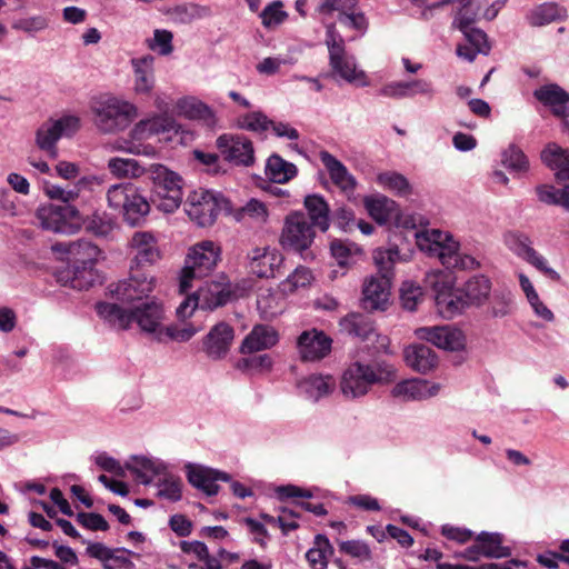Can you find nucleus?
I'll list each match as a JSON object with an SVG mask.
<instances>
[{
  "label": "nucleus",
  "instance_id": "nucleus-1",
  "mask_svg": "<svg viewBox=\"0 0 569 569\" xmlns=\"http://www.w3.org/2000/svg\"><path fill=\"white\" fill-rule=\"evenodd\" d=\"M97 312L106 321L119 329H127L137 323L141 331L153 335L159 341L163 338L164 309L156 299L124 308L118 303L100 302Z\"/></svg>",
  "mask_w": 569,
  "mask_h": 569
},
{
  "label": "nucleus",
  "instance_id": "nucleus-2",
  "mask_svg": "<svg viewBox=\"0 0 569 569\" xmlns=\"http://www.w3.org/2000/svg\"><path fill=\"white\" fill-rule=\"evenodd\" d=\"M418 248L429 256L437 257L448 269L473 270L479 267L478 260L460 251V246L448 232L438 229L417 233Z\"/></svg>",
  "mask_w": 569,
  "mask_h": 569
},
{
  "label": "nucleus",
  "instance_id": "nucleus-3",
  "mask_svg": "<svg viewBox=\"0 0 569 569\" xmlns=\"http://www.w3.org/2000/svg\"><path fill=\"white\" fill-rule=\"evenodd\" d=\"M90 110L96 128L102 133L123 131L138 117V108L132 102L113 94L92 99Z\"/></svg>",
  "mask_w": 569,
  "mask_h": 569
},
{
  "label": "nucleus",
  "instance_id": "nucleus-4",
  "mask_svg": "<svg viewBox=\"0 0 569 569\" xmlns=\"http://www.w3.org/2000/svg\"><path fill=\"white\" fill-rule=\"evenodd\" d=\"M221 259V248L211 240H203L189 249L179 279V290L188 293L193 281L209 276Z\"/></svg>",
  "mask_w": 569,
  "mask_h": 569
},
{
  "label": "nucleus",
  "instance_id": "nucleus-5",
  "mask_svg": "<svg viewBox=\"0 0 569 569\" xmlns=\"http://www.w3.org/2000/svg\"><path fill=\"white\" fill-rule=\"evenodd\" d=\"M395 373V368L386 363L370 366L355 362L343 372L340 390L346 398L355 399L365 396L372 385L392 380Z\"/></svg>",
  "mask_w": 569,
  "mask_h": 569
},
{
  "label": "nucleus",
  "instance_id": "nucleus-6",
  "mask_svg": "<svg viewBox=\"0 0 569 569\" xmlns=\"http://www.w3.org/2000/svg\"><path fill=\"white\" fill-rule=\"evenodd\" d=\"M157 197V207L167 213L173 212L182 202V178L160 163L148 168Z\"/></svg>",
  "mask_w": 569,
  "mask_h": 569
},
{
  "label": "nucleus",
  "instance_id": "nucleus-7",
  "mask_svg": "<svg viewBox=\"0 0 569 569\" xmlns=\"http://www.w3.org/2000/svg\"><path fill=\"white\" fill-rule=\"evenodd\" d=\"M107 200L110 208L122 211L124 220L131 226L139 223L150 211L147 199L131 183L111 186Z\"/></svg>",
  "mask_w": 569,
  "mask_h": 569
},
{
  "label": "nucleus",
  "instance_id": "nucleus-8",
  "mask_svg": "<svg viewBox=\"0 0 569 569\" xmlns=\"http://www.w3.org/2000/svg\"><path fill=\"white\" fill-rule=\"evenodd\" d=\"M326 44L329 50L330 67L340 78L350 83L367 86L366 73L358 70L356 59L345 49V41L336 31L333 24L327 27Z\"/></svg>",
  "mask_w": 569,
  "mask_h": 569
},
{
  "label": "nucleus",
  "instance_id": "nucleus-9",
  "mask_svg": "<svg viewBox=\"0 0 569 569\" xmlns=\"http://www.w3.org/2000/svg\"><path fill=\"white\" fill-rule=\"evenodd\" d=\"M231 296L230 288L222 282H204L192 295H188L177 308L180 319L189 318L197 308L213 310L226 305Z\"/></svg>",
  "mask_w": 569,
  "mask_h": 569
},
{
  "label": "nucleus",
  "instance_id": "nucleus-10",
  "mask_svg": "<svg viewBox=\"0 0 569 569\" xmlns=\"http://www.w3.org/2000/svg\"><path fill=\"white\" fill-rule=\"evenodd\" d=\"M156 287L153 276L140 268L131 266L129 277L109 286V291L121 303L129 307L139 305L147 299Z\"/></svg>",
  "mask_w": 569,
  "mask_h": 569
},
{
  "label": "nucleus",
  "instance_id": "nucleus-11",
  "mask_svg": "<svg viewBox=\"0 0 569 569\" xmlns=\"http://www.w3.org/2000/svg\"><path fill=\"white\" fill-rule=\"evenodd\" d=\"M184 206L192 221L200 227H209L222 210L228 209V201L219 193L199 189L189 193Z\"/></svg>",
  "mask_w": 569,
  "mask_h": 569
},
{
  "label": "nucleus",
  "instance_id": "nucleus-12",
  "mask_svg": "<svg viewBox=\"0 0 569 569\" xmlns=\"http://www.w3.org/2000/svg\"><path fill=\"white\" fill-rule=\"evenodd\" d=\"M36 217L43 229L68 234L77 232L82 222L79 210L72 204H44L38 208Z\"/></svg>",
  "mask_w": 569,
  "mask_h": 569
},
{
  "label": "nucleus",
  "instance_id": "nucleus-13",
  "mask_svg": "<svg viewBox=\"0 0 569 569\" xmlns=\"http://www.w3.org/2000/svg\"><path fill=\"white\" fill-rule=\"evenodd\" d=\"M316 232L308 217L300 211L288 214L284 219L280 243L287 250L302 252L313 242Z\"/></svg>",
  "mask_w": 569,
  "mask_h": 569
},
{
  "label": "nucleus",
  "instance_id": "nucleus-14",
  "mask_svg": "<svg viewBox=\"0 0 569 569\" xmlns=\"http://www.w3.org/2000/svg\"><path fill=\"white\" fill-rule=\"evenodd\" d=\"M80 120L76 116H64L60 119H49L43 122L36 132L37 147L47 152L51 158H57L58 140L66 136L69 137L78 131Z\"/></svg>",
  "mask_w": 569,
  "mask_h": 569
},
{
  "label": "nucleus",
  "instance_id": "nucleus-15",
  "mask_svg": "<svg viewBox=\"0 0 569 569\" xmlns=\"http://www.w3.org/2000/svg\"><path fill=\"white\" fill-rule=\"evenodd\" d=\"M506 247L518 258L527 261L555 281L560 280V274L548 267L545 257L539 254L532 247L531 238L521 231H508L503 236Z\"/></svg>",
  "mask_w": 569,
  "mask_h": 569
},
{
  "label": "nucleus",
  "instance_id": "nucleus-16",
  "mask_svg": "<svg viewBox=\"0 0 569 569\" xmlns=\"http://www.w3.org/2000/svg\"><path fill=\"white\" fill-rule=\"evenodd\" d=\"M216 144L224 160L230 163L249 167L254 162L252 142L244 136L222 134Z\"/></svg>",
  "mask_w": 569,
  "mask_h": 569
},
{
  "label": "nucleus",
  "instance_id": "nucleus-17",
  "mask_svg": "<svg viewBox=\"0 0 569 569\" xmlns=\"http://www.w3.org/2000/svg\"><path fill=\"white\" fill-rule=\"evenodd\" d=\"M416 335L419 339L427 340L443 350L458 351L466 345L462 331L451 326L422 327L416 330Z\"/></svg>",
  "mask_w": 569,
  "mask_h": 569
},
{
  "label": "nucleus",
  "instance_id": "nucleus-18",
  "mask_svg": "<svg viewBox=\"0 0 569 569\" xmlns=\"http://www.w3.org/2000/svg\"><path fill=\"white\" fill-rule=\"evenodd\" d=\"M332 340L323 331L306 330L299 337L297 347L303 361H317L329 355Z\"/></svg>",
  "mask_w": 569,
  "mask_h": 569
},
{
  "label": "nucleus",
  "instance_id": "nucleus-19",
  "mask_svg": "<svg viewBox=\"0 0 569 569\" xmlns=\"http://www.w3.org/2000/svg\"><path fill=\"white\" fill-rule=\"evenodd\" d=\"M283 262V256L269 247H257L248 252V267L259 278L274 277Z\"/></svg>",
  "mask_w": 569,
  "mask_h": 569
},
{
  "label": "nucleus",
  "instance_id": "nucleus-20",
  "mask_svg": "<svg viewBox=\"0 0 569 569\" xmlns=\"http://www.w3.org/2000/svg\"><path fill=\"white\" fill-rule=\"evenodd\" d=\"M391 281L370 276L362 284V305L367 310H386L390 300Z\"/></svg>",
  "mask_w": 569,
  "mask_h": 569
},
{
  "label": "nucleus",
  "instance_id": "nucleus-21",
  "mask_svg": "<svg viewBox=\"0 0 569 569\" xmlns=\"http://www.w3.org/2000/svg\"><path fill=\"white\" fill-rule=\"evenodd\" d=\"M233 338V328L226 322H219L204 337L203 351L212 360L223 359L230 350Z\"/></svg>",
  "mask_w": 569,
  "mask_h": 569
},
{
  "label": "nucleus",
  "instance_id": "nucleus-22",
  "mask_svg": "<svg viewBox=\"0 0 569 569\" xmlns=\"http://www.w3.org/2000/svg\"><path fill=\"white\" fill-rule=\"evenodd\" d=\"M440 391L439 383H430L423 379H409L397 383L391 393L403 401H420L435 397Z\"/></svg>",
  "mask_w": 569,
  "mask_h": 569
},
{
  "label": "nucleus",
  "instance_id": "nucleus-23",
  "mask_svg": "<svg viewBox=\"0 0 569 569\" xmlns=\"http://www.w3.org/2000/svg\"><path fill=\"white\" fill-rule=\"evenodd\" d=\"M319 158L327 169L332 183L341 192L350 196L357 187V180L348 168L328 151H321Z\"/></svg>",
  "mask_w": 569,
  "mask_h": 569
},
{
  "label": "nucleus",
  "instance_id": "nucleus-24",
  "mask_svg": "<svg viewBox=\"0 0 569 569\" xmlns=\"http://www.w3.org/2000/svg\"><path fill=\"white\" fill-rule=\"evenodd\" d=\"M51 248L53 252L66 254L73 264H93L100 253V249L87 240L58 242Z\"/></svg>",
  "mask_w": 569,
  "mask_h": 569
},
{
  "label": "nucleus",
  "instance_id": "nucleus-25",
  "mask_svg": "<svg viewBox=\"0 0 569 569\" xmlns=\"http://www.w3.org/2000/svg\"><path fill=\"white\" fill-rule=\"evenodd\" d=\"M187 478L193 487L202 490L208 496L218 493L219 486L217 480H230L229 475L224 472L197 465L187 466Z\"/></svg>",
  "mask_w": 569,
  "mask_h": 569
},
{
  "label": "nucleus",
  "instance_id": "nucleus-26",
  "mask_svg": "<svg viewBox=\"0 0 569 569\" xmlns=\"http://www.w3.org/2000/svg\"><path fill=\"white\" fill-rule=\"evenodd\" d=\"M131 247L134 250L132 266L140 268L144 264H152L160 259V251L154 236L150 232H136L131 239Z\"/></svg>",
  "mask_w": 569,
  "mask_h": 569
},
{
  "label": "nucleus",
  "instance_id": "nucleus-27",
  "mask_svg": "<svg viewBox=\"0 0 569 569\" xmlns=\"http://www.w3.org/2000/svg\"><path fill=\"white\" fill-rule=\"evenodd\" d=\"M533 96L542 104L549 107L556 117L567 118L569 116V93L560 86L556 83L542 86L535 90Z\"/></svg>",
  "mask_w": 569,
  "mask_h": 569
},
{
  "label": "nucleus",
  "instance_id": "nucleus-28",
  "mask_svg": "<svg viewBox=\"0 0 569 569\" xmlns=\"http://www.w3.org/2000/svg\"><path fill=\"white\" fill-rule=\"evenodd\" d=\"M93 264H73L68 266L57 272V281L63 287H70L76 290H86L94 281Z\"/></svg>",
  "mask_w": 569,
  "mask_h": 569
},
{
  "label": "nucleus",
  "instance_id": "nucleus-29",
  "mask_svg": "<svg viewBox=\"0 0 569 569\" xmlns=\"http://www.w3.org/2000/svg\"><path fill=\"white\" fill-rule=\"evenodd\" d=\"M154 58L151 54L131 59L134 74L133 90L138 94H148L154 87Z\"/></svg>",
  "mask_w": 569,
  "mask_h": 569
},
{
  "label": "nucleus",
  "instance_id": "nucleus-30",
  "mask_svg": "<svg viewBox=\"0 0 569 569\" xmlns=\"http://www.w3.org/2000/svg\"><path fill=\"white\" fill-rule=\"evenodd\" d=\"M279 340L278 332L269 326H254L241 343V353H252L272 348Z\"/></svg>",
  "mask_w": 569,
  "mask_h": 569
},
{
  "label": "nucleus",
  "instance_id": "nucleus-31",
  "mask_svg": "<svg viewBox=\"0 0 569 569\" xmlns=\"http://www.w3.org/2000/svg\"><path fill=\"white\" fill-rule=\"evenodd\" d=\"M407 365L419 373H428L438 365L436 352L426 345H412L405 349Z\"/></svg>",
  "mask_w": 569,
  "mask_h": 569
},
{
  "label": "nucleus",
  "instance_id": "nucleus-32",
  "mask_svg": "<svg viewBox=\"0 0 569 569\" xmlns=\"http://www.w3.org/2000/svg\"><path fill=\"white\" fill-rule=\"evenodd\" d=\"M335 379L329 375H310L298 383L300 393L312 401H318L328 396L335 389Z\"/></svg>",
  "mask_w": 569,
  "mask_h": 569
},
{
  "label": "nucleus",
  "instance_id": "nucleus-33",
  "mask_svg": "<svg viewBox=\"0 0 569 569\" xmlns=\"http://www.w3.org/2000/svg\"><path fill=\"white\" fill-rule=\"evenodd\" d=\"M126 468L133 472L143 485H149L154 477L161 476L167 470V466L163 462L146 457H133L126 465Z\"/></svg>",
  "mask_w": 569,
  "mask_h": 569
},
{
  "label": "nucleus",
  "instance_id": "nucleus-34",
  "mask_svg": "<svg viewBox=\"0 0 569 569\" xmlns=\"http://www.w3.org/2000/svg\"><path fill=\"white\" fill-rule=\"evenodd\" d=\"M436 306L438 312L443 318H453L460 315L467 307L468 301L465 299L462 292L453 290H438L436 296Z\"/></svg>",
  "mask_w": 569,
  "mask_h": 569
},
{
  "label": "nucleus",
  "instance_id": "nucleus-35",
  "mask_svg": "<svg viewBox=\"0 0 569 569\" xmlns=\"http://www.w3.org/2000/svg\"><path fill=\"white\" fill-rule=\"evenodd\" d=\"M340 329L362 340H370L376 335L369 317L361 313H349L339 322Z\"/></svg>",
  "mask_w": 569,
  "mask_h": 569
},
{
  "label": "nucleus",
  "instance_id": "nucleus-36",
  "mask_svg": "<svg viewBox=\"0 0 569 569\" xmlns=\"http://www.w3.org/2000/svg\"><path fill=\"white\" fill-rule=\"evenodd\" d=\"M305 207L308 211V220L313 227H318L321 231L329 228V206L326 200L318 194H310L305 198Z\"/></svg>",
  "mask_w": 569,
  "mask_h": 569
},
{
  "label": "nucleus",
  "instance_id": "nucleus-37",
  "mask_svg": "<svg viewBox=\"0 0 569 569\" xmlns=\"http://www.w3.org/2000/svg\"><path fill=\"white\" fill-rule=\"evenodd\" d=\"M298 169L278 154H271L266 164L267 177L276 183H286L297 176Z\"/></svg>",
  "mask_w": 569,
  "mask_h": 569
},
{
  "label": "nucleus",
  "instance_id": "nucleus-38",
  "mask_svg": "<svg viewBox=\"0 0 569 569\" xmlns=\"http://www.w3.org/2000/svg\"><path fill=\"white\" fill-rule=\"evenodd\" d=\"M377 183L385 190L398 197L412 194V186L409 180L397 171H383L377 174Z\"/></svg>",
  "mask_w": 569,
  "mask_h": 569
},
{
  "label": "nucleus",
  "instance_id": "nucleus-39",
  "mask_svg": "<svg viewBox=\"0 0 569 569\" xmlns=\"http://www.w3.org/2000/svg\"><path fill=\"white\" fill-rule=\"evenodd\" d=\"M176 111L190 120H210L213 117L212 110L194 97H184L177 101Z\"/></svg>",
  "mask_w": 569,
  "mask_h": 569
},
{
  "label": "nucleus",
  "instance_id": "nucleus-40",
  "mask_svg": "<svg viewBox=\"0 0 569 569\" xmlns=\"http://www.w3.org/2000/svg\"><path fill=\"white\" fill-rule=\"evenodd\" d=\"M108 169L118 179H136L148 173L147 168L131 158H110Z\"/></svg>",
  "mask_w": 569,
  "mask_h": 569
},
{
  "label": "nucleus",
  "instance_id": "nucleus-41",
  "mask_svg": "<svg viewBox=\"0 0 569 569\" xmlns=\"http://www.w3.org/2000/svg\"><path fill=\"white\" fill-rule=\"evenodd\" d=\"M491 282L485 276L470 278L463 288V297L469 305L481 306L489 297Z\"/></svg>",
  "mask_w": 569,
  "mask_h": 569
},
{
  "label": "nucleus",
  "instance_id": "nucleus-42",
  "mask_svg": "<svg viewBox=\"0 0 569 569\" xmlns=\"http://www.w3.org/2000/svg\"><path fill=\"white\" fill-rule=\"evenodd\" d=\"M372 259L378 269L377 276L379 278H387L391 281L393 278V267L401 260L398 248H378L373 250Z\"/></svg>",
  "mask_w": 569,
  "mask_h": 569
},
{
  "label": "nucleus",
  "instance_id": "nucleus-43",
  "mask_svg": "<svg viewBox=\"0 0 569 569\" xmlns=\"http://www.w3.org/2000/svg\"><path fill=\"white\" fill-rule=\"evenodd\" d=\"M541 159L549 168L558 170V179H569V151L552 146L542 151Z\"/></svg>",
  "mask_w": 569,
  "mask_h": 569
},
{
  "label": "nucleus",
  "instance_id": "nucleus-44",
  "mask_svg": "<svg viewBox=\"0 0 569 569\" xmlns=\"http://www.w3.org/2000/svg\"><path fill=\"white\" fill-rule=\"evenodd\" d=\"M565 17V10L556 3L548 2L535 7L527 14V20L532 27H541Z\"/></svg>",
  "mask_w": 569,
  "mask_h": 569
},
{
  "label": "nucleus",
  "instance_id": "nucleus-45",
  "mask_svg": "<svg viewBox=\"0 0 569 569\" xmlns=\"http://www.w3.org/2000/svg\"><path fill=\"white\" fill-rule=\"evenodd\" d=\"M481 555L487 558H505L510 556L508 547L502 546V537L499 533L481 532L477 536Z\"/></svg>",
  "mask_w": 569,
  "mask_h": 569
},
{
  "label": "nucleus",
  "instance_id": "nucleus-46",
  "mask_svg": "<svg viewBox=\"0 0 569 569\" xmlns=\"http://www.w3.org/2000/svg\"><path fill=\"white\" fill-rule=\"evenodd\" d=\"M393 206L395 201L386 196L365 198V207L368 213L380 224L386 223L390 219Z\"/></svg>",
  "mask_w": 569,
  "mask_h": 569
},
{
  "label": "nucleus",
  "instance_id": "nucleus-47",
  "mask_svg": "<svg viewBox=\"0 0 569 569\" xmlns=\"http://www.w3.org/2000/svg\"><path fill=\"white\" fill-rule=\"evenodd\" d=\"M512 293L506 288L495 289L489 301L488 312L492 318H502L511 312Z\"/></svg>",
  "mask_w": 569,
  "mask_h": 569
},
{
  "label": "nucleus",
  "instance_id": "nucleus-48",
  "mask_svg": "<svg viewBox=\"0 0 569 569\" xmlns=\"http://www.w3.org/2000/svg\"><path fill=\"white\" fill-rule=\"evenodd\" d=\"M313 281L312 272L306 267H297L281 283L280 290L284 295L293 293L300 288H307Z\"/></svg>",
  "mask_w": 569,
  "mask_h": 569
},
{
  "label": "nucleus",
  "instance_id": "nucleus-49",
  "mask_svg": "<svg viewBox=\"0 0 569 569\" xmlns=\"http://www.w3.org/2000/svg\"><path fill=\"white\" fill-rule=\"evenodd\" d=\"M316 547L309 549L306 553L307 561L312 569H327V552L332 550L329 540L321 535L316 537Z\"/></svg>",
  "mask_w": 569,
  "mask_h": 569
},
{
  "label": "nucleus",
  "instance_id": "nucleus-50",
  "mask_svg": "<svg viewBox=\"0 0 569 569\" xmlns=\"http://www.w3.org/2000/svg\"><path fill=\"white\" fill-rule=\"evenodd\" d=\"M331 254L336 259L339 267L347 268L356 262V256L360 249L353 243H346L335 240L330 246Z\"/></svg>",
  "mask_w": 569,
  "mask_h": 569
},
{
  "label": "nucleus",
  "instance_id": "nucleus-51",
  "mask_svg": "<svg viewBox=\"0 0 569 569\" xmlns=\"http://www.w3.org/2000/svg\"><path fill=\"white\" fill-rule=\"evenodd\" d=\"M234 218L238 221H244L248 218L254 222L262 223L268 218V210L263 202L251 199L243 207L236 210Z\"/></svg>",
  "mask_w": 569,
  "mask_h": 569
},
{
  "label": "nucleus",
  "instance_id": "nucleus-52",
  "mask_svg": "<svg viewBox=\"0 0 569 569\" xmlns=\"http://www.w3.org/2000/svg\"><path fill=\"white\" fill-rule=\"evenodd\" d=\"M502 164L513 172H525L529 168V162L525 153L515 144L509 146L501 158Z\"/></svg>",
  "mask_w": 569,
  "mask_h": 569
},
{
  "label": "nucleus",
  "instance_id": "nucleus-53",
  "mask_svg": "<svg viewBox=\"0 0 569 569\" xmlns=\"http://www.w3.org/2000/svg\"><path fill=\"white\" fill-rule=\"evenodd\" d=\"M163 478L159 480L158 496L171 501H178L181 498V480L180 478L168 473L167 470L162 473Z\"/></svg>",
  "mask_w": 569,
  "mask_h": 569
},
{
  "label": "nucleus",
  "instance_id": "nucleus-54",
  "mask_svg": "<svg viewBox=\"0 0 569 569\" xmlns=\"http://www.w3.org/2000/svg\"><path fill=\"white\" fill-rule=\"evenodd\" d=\"M422 289L412 281H405L400 288V300L405 309L415 311L422 301Z\"/></svg>",
  "mask_w": 569,
  "mask_h": 569
},
{
  "label": "nucleus",
  "instance_id": "nucleus-55",
  "mask_svg": "<svg viewBox=\"0 0 569 569\" xmlns=\"http://www.w3.org/2000/svg\"><path fill=\"white\" fill-rule=\"evenodd\" d=\"M283 3L280 0L273 1L268 4L260 13L263 27L272 29L281 24L288 17L287 12L282 10Z\"/></svg>",
  "mask_w": 569,
  "mask_h": 569
},
{
  "label": "nucleus",
  "instance_id": "nucleus-56",
  "mask_svg": "<svg viewBox=\"0 0 569 569\" xmlns=\"http://www.w3.org/2000/svg\"><path fill=\"white\" fill-rule=\"evenodd\" d=\"M112 151H123L136 156L154 157L156 148L151 144L137 143L134 140H117L110 146Z\"/></svg>",
  "mask_w": 569,
  "mask_h": 569
},
{
  "label": "nucleus",
  "instance_id": "nucleus-57",
  "mask_svg": "<svg viewBox=\"0 0 569 569\" xmlns=\"http://www.w3.org/2000/svg\"><path fill=\"white\" fill-rule=\"evenodd\" d=\"M82 223L89 232L98 237H107L113 229L112 220L104 213H93L87 220L82 219Z\"/></svg>",
  "mask_w": 569,
  "mask_h": 569
},
{
  "label": "nucleus",
  "instance_id": "nucleus-58",
  "mask_svg": "<svg viewBox=\"0 0 569 569\" xmlns=\"http://www.w3.org/2000/svg\"><path fill=\"white\" fill-rule=\"evenodd\" d=\"M402 89L407 92L406 99H411L418 94L432 99L436 93L432 83L426 79L402 80Z\"/></svg>",
  "mask_w": 569,
  "mask_h": 569
},
{
  "label": "nucleus",
  "instance_id": "nucleus-59",
  "mask_svg": "<svg viewBox=\"0 0 569 569\" xmlns=\"http://www.w3.org/2000/svg\"><path fill=\"white\" fill-rule=\"evenodd\" d=\"M272 123L266 114L260 111L249 112L239 118L238 124L241 129L261 132L269 128Z\"/></svg>",
  "mask_w": 569,
  "mask_h": 569
},
{
  "label": "nucleus",
  "instance_id": "nucleus-60",
  "mask_svg": "<svg viewBox=\"0 0 569 569\" xmlns=\"http://www.w3.org/2000/svg\"><path fill=\"white\" fill-rule=\"evenodd\" d=\"M172 33L168 30L157 29L153 32V38L147 40L148 48L158 50L161 56H168L173 51Z\"/></svg>",
  "mask_w": 569,
  "mask_h": 569
},
{
  "label": "nucleus",
  "instance_id": "nucleus-61",
  "mask_svg": "<svg viewBox=\"0 0 569 569\" xmlns=\"http://www.w3.org/2000/svg\"><path fill=\"white\" fill-rule=\"evenodd\" d=\"M272 367V360L268 355H258L239 360L238 368L243 371H267Z\"/></svg>",
  "mask_w": 569,
  "mask_h": 569
},
{
  "label": "nucleus",
  "instance_id": "nucleus-62",
  "mask_svg": "<svg viewBox=\"0 0 569 569\" xmlns=\"http://www.w3.org/2000/svg\"><path fill=\"white\" fill-rule=\"evenodd\" d=\"M48 27V20L42 16L20 18L12 24L14 30L27 33H34L44 30Z\"/></svg>",
  "mask_w": 569,
  "mask_h": 569
},
{
  "label": "nucleus",
  "instance_id": "nucleus-63",
  "mask_svg": "<svg viewBox=\"0 0 569 569\" xmlns=\"http://www.w3.org/2000/svg\"><path fill=\"white\" fill-rule=\"evenodd\" d=\"M46 194L53 200H60L63 204H70L71 201H74L79 194L78 189L73 186L72 188L64 189L57 184H46L44 186Z\"/></svg>",
  "mask_w": 569,
  "mask_h": 569
},
{
  "label": "nucleus",
  "instance_id": "nucleus-64",
  "mask_svg": "<svg viewBox=\"0 0 569 569\" xmlns=\"http://www.w3.org/2000/svg\"><path fill=\"white\" fill-rule=\"evenodd\" d=\"M470 43L479 53L488 54L490 51V44L488 37L485 31L478 28H470L468 31L462 32Z\"/></svg>",
  "mask_w": 569,
  "mask_h": 569
}]
</instances>
